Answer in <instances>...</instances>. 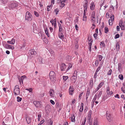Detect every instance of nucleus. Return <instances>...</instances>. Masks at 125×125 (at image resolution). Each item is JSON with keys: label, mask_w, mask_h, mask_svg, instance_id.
<instances>
[{"label": "nucleus", "mask_w": 125, "mask_h": 125, "mask_svg": "<svg viewBox=\"0 0 125 125\" xmlns=\"http://www.w3.org/2000/svg\"><path fill=\"white\" fill-rule=\"evenodd\" d=\"M75 102V100L74 99H73L72 101V104H72V105Z\"/></svg>", "instance_id": "57"}, {"label": "nucleus", "mask_w": 125, "mask_h": 125, "mask_svg": "<svg viewBox=\"0 0 125 125\" xmlns=\"http://www.w3.org/2000/svg\"><path fill=\"white\" fill-rule=\"evenodd\" d=\"M25 90L29 91L30 92H32V88H30L29 89H25Z\"/></svg>", "instance_id": "44"}, {"label": "nucleus", "mask_w": 125, "mask_h": 125, "mask_svg": "<svg viewBox=\"0 0 125 125\" xmlns=\"http://www.w3.org/2000/svg\"><path fill=\"white\" fill-rule=\"evenodd\" d=\"M95 7V5L94 3L93 2H92L91 3L90 6V9L92 10H94Z\"/></svg>", "instance_id": "20"}, {"label": "nucleus", "mask_w": 125, "mask_h": 125, "mask_svg": "<svg viewBox=\"0 0 125 125\" xmlns=\"http://www.w3.org/2000/svg\"><path fill=\"white\" fill-rule=\"evenodd\" d=\"M86 117L84 118L83 119V121L82 123L84 124H85V123L86 122Z\"/></svg>", "instance_id": "53"}, {"label": "nucleus", "mask_w": 125, "mask_h": 125, "mask_svg": "<svg viewBox=\"0 0 125 125\" xmlns=\"http://www.w3.org/2000/svg\"><path fill=\"white\" fill-rule=\"evenodd\" d=\"M106 93L107 94L111 96L113 94L112 91H110V88L109 86L106 88Z\"/></svg>", "instance_id": "7"}, {"label": "nucleus", "mask_w": 125, "mask_h": 125, "mask_svg": "<svg viewBox=\"0 0 125 125\" xmlns=\"http://www.w3.org/2000/svg\"><path fill=\"white\" fill-rule=\"evenodd\" d=\"M58 25L59 26V32H61L62 31V28L60 23L58 24Z\"/></svg>", "instance_id": "30"}, {"label": "nucleus", "mask_w": 125, "mask_h": 125, "mask_svg": "<svg viewBox=\"0 0 125 125\" xmlns=\"http://www.w3.org/2000/svg\"><path fill=\"white\" fill-rule=\"evenodd\" d=\"M77 78L76 75H73L71 78V79L72 83H74L76 81Z\"/></svg>", "instance_id": "9"}, {"label": "nucleus", "mask_w": 125, "mask_h": 125, "mask_svg": "<svg viewBox=\"0 0 125 125\" xmlns=\"http://www.w3.org/2000/svg\"><path fill=\"white\" fill-rule=\"evenodd\" d=\"M87 20V17L86 15V14H83V20L86 21Z\"/></svg>", "instance_id": "25"}, {"label": "nucleus", "mask_w": 125, "mask_h": 125, "mask_svg": "<svg viewBox=\"0 0 125 125\" xmlns=\"http://www.w3.org/2000/svg\"><path fill=\"white\" fill-rule=\"evenodd\" d=\"M33 103L36 107H41V102L37 101H34Z\"/></svg>", "instance_id": "4"}, {"label": "nucleus", "mask_w": 125, "mask_h": 125, "mask_svg": "<svg viewBox=\"0 0 125 125\" xmlns=\"http://www.w3.org/2000/svg\"><path fill=\"white\" fill-rule=\"evenodd\" d=\"M95 13L94 12H93L91 16V22L93 23H94L95 22Z\"/></svg>", "instance_id": "5"}, {"label": "nucleus", "mask_w": 125, "mask_h": 125, "mask_svg": "<svg viewBox=\"0 0 125 125\" xmlns=\"http://www.w3.org/2000/svg\"><path fill=\"white\" fill-rule=\"evenodd\" d=\"M99 123L97 119H94V120L93 125H99Z\"/></svg>", "instance_id": "21"}, {"label": "nucleus", "mask_w": 125, "mask_h": 125, "mask_svg": "<svg viewBox=\"0 0 125 125\" xmlns=\"http://www.w3.org/2000/svg\"><path fill=\"white\" fill-rule=\"evenodd\" d=\"M55 74L53 71H51L50 73V79L51 81H53V79L55 77Z\"/></svg>", "instance_id": "3"}, {"label": "nucleus", "mask_w": 125, "mask_h": 125, "mask_svg": "<svg viewBox=\"0 0 125 125\" xmlns=\"http://www.w3.org/2000/svg\"><path fill=\"white\" fill-rule=\"evenodd\" d=\"M83 103H82L81 104V106L79 110V111L80 112H82L83 111Z\"/></svg>", "instance_id": "22"}, {"label": "nucleus", "mask_w": 125, "mask_h": 125, "mask_svg": "<svg viewBox=\"0 0 125 125\" xmlns=\"http://www.w3.org/2000/svg\"><path fill=\"white\" fill-rule=\"evenodd\" d=\"M93 42V40L91 39L88 42V44L89 45H92V42Z\"/></svg>", "instance_id": "48"}, {"label": "nucleus", "mask_w": 125, "mask_h": 125, "mask_svg": "<svg viewBox=\"0 0 125 125\" xmlns=\"http://www.w3.org/2000/svg\"><path fill=\"white\" fill-rule=\"evenodd\" d=\"M59 10L58 8L54 10V11L56 13V15H57L59 12Z\"/></svg>", "instance_id": "33"}, {"label": "nucleus", "mask_w": 125, "mask_h": 125, "mask_svg": "<svg viewBox=\"0 0 125 125\" xmlns=\"http://www.w3.org/2000/svg\"><path fill=\"white\" fill-rule=\"evenodd\" d=\"M92 113V111L91 110H90L88 112V117H91Z\"/></svg>", "instance_id": "56"}, {"label": "nucleus", "mask_w": 125, "mask_h": 125, "mask_svg": "<svg viewBox=\"0 0 125 125\" xmlns=\"http://www.w3.org/2000/svg\"><path fill=\"white\" fill-rule=\"evenodd\" d=\"M122 64L121 63H119L118 64V70L120 71L122 68Z\"/></svg>", "instance_id": "36"}, {"label": "nucleus", "mask_w": 125, "mask_h": 125, "mask_svg": "<svg viewBox=\"0 0 125 125\" xmlns=\"http://www.w3.org/2000/svg\"><path fill=\"white\" fill-rule=\"evenodd\" d=\"M68 67L67 69V71H68L69 69H70L72 67V64L71 63H69L68 64Z\"/></svg>", "instance_id": "37"}, {"label": "nucleus", "mask_w": 125, "mask_h": 125, "mask_svg": "<svg viewBox=\"0 0 125 125\" xmlns=\"http://www.w3.org/2000/svg\"><path fill=\"white\" fill-rule=\"evenodd\" d=\"M48 122L49 123V125H52V122L51 119H49L48 120Z\"/></svg>", "instance_id": "34"}, {"label": "nucleus", "mask_w": 125, "mask_h": 125, "mask_svg": "<svg viewBox=\"0 0 125 125\" xmlns=\"http://www.w3.org/2000/svg\"><path fill=\"white\" fill-rule=\"evenodd\" d=\"M50 102L53 105L55 104V102L52 100H50Z\"/></svg>", "instance_id": "64"}, {"label": "nucleus", "mask_w": 125, "mask_h": 125, "mask_svg": "<svg viewBox=\"0 0 125 125\" xmlns=\"http://www.w3.org/2000/svg\"><path fill=\"white\" fill-rule=\"evenodd\" d=\"M51 5L48 6L47 7V10L48 11H50L51 9V8H50Z\"/></svg>", "instance_id": "40"}, {"label": "nucleus", "mask_w": 125, "mask_h": 125, "mask_svg": "<svg viewBox=\"0 0 125 125\" xmlns=\"http://www.w3.org/2000/svg\"><path fill=\"white\" fill-rule=\"evenodd\" d=\"M100 89L98 87H97L96 89L94 90V93H95L97 91Z\"/></svg>", "instance_id": "62"}, {"label": "nucleus", "mask_w": 125, "mask_h": 125, "mask_svg": "<svg viewBox=\"0 0 125 125\" xmlns=\"http://www.w3.org/2000/svg\"><path fill=\"white\" fill-rule=\"evenodd\" d=\"M28 54L30 56H31L33 55H36V52L34 49H32L30 50Z\"/></svg>", "instance_id": "6"}, {"label": "nucleus", "mask_w": 125, "mask_h": 125, "mask_svg": "<svg viewBox=\"0 0 125 125\" xmlns=\"http://www.w3.org/2000/svg\"><path fill=\"white\" fill-rule=\"evenodd\" d=\"M45 110L46 113H48L50 112L51 110V106L49 105H47L45 107Z\"/></svg>", "instance_id": "8"}, {"label": "nucleus", "mask_w": 125, "mask_h": 125, "mask_svg": "<svg viewBox=\"0 0 125 125\" xmlns=\"http://www.w3.org/2000/svg\"><path fill=\"white\" fill-rule=\"evenodd\" d=\"M83 93V92L81 93L79 95V98L80 99H81V97Z\"/></svg>", "instance_id": "60"}, {"label": "nucleus", "mask_w": 125, "mask_h": 125, "mask_svg": "<svg viewBox=\"0 0 125 125\" xmlns=\"http://www.w3.org/2000/svg\"><path fill=\"white\" fill-rule=\"evenodd\" d=\"M41 116V114H39L38 116V120L39 121H40V118Z\"/></svg>", "instance_id": "63"}, {"label": "nucleus", "mask_w": 125, "mask_h": 125, "mask_svg": "<svg viewBox=\"0 0 125 125\" xmlns=\"http://www.w3.org/2000/svg\"><path fill=\"white\" fill-rule=\"evenodd\" d=\"M105 32L106 33H107V32L108 31V28L107 27H105Z\"/></svg>", "instance_id": "54"}, {"label": "nucleus", "mask_w": 125, "mask_h": 125, "mask_svg": "<svg viewBox=\"0 0 125 125\" xmlns=\"http://www.w3.org/2000/svg\"><path fill=\"white\" fill-rule=\"evenodd\" d=\"M119 37V35L118 34H117L115 35V39H116L117 38H118Z\"/></svg>", "instance_id": "59"}, {"label": "nucleus", "mask_w": 125, "mask_h": 125, "mask_svg": "<svg viewBox=\"0 0 125 125\" xmlns=\"http://www.w3.org/2000/svg\"><path fill=\"white\" fill-rule=\"evenodd\" d=\"M104 83L103 82L99 84L98 87L100 88L104 84Z\"/></svg>", "instance_id": "32"}, {"label": "nucleus", "mask_w": 125, "mask_h": 125, "mask_svg": "<svg viewBox=\"0 0 125 125\" xmlns=\"http://www.w3.org/2000/svg\"><path fill=\"white\" fill-rule=\"evenodd\" d=\"M110 18V19H111L112 20H113V21H114V17L113 15H112V16H111Z\"/></svg>", "instance_id": "55"}, {"label": "nucleus", "mask_w": 125, "mask_h": 125, "mask_svg": "<svg viewBox=\"0 0 125 125\" xmlns=\"http://www.w3.org/2000/svg\"><path fill=\"white\" fill-rule=\"evenodd\" d=\"M49 93L50 96L54 97V92L52 89H50Z\"/></svg>", "instance_id": "13"}, {"label": "nucleus", "mask_w": 125, "mask_h": 125, "mask_svg": "<svg viewBox=\"0 0 125 125\" xmlns=\"http://www.w3.org/2000/svg\"><path fill=\"white\" fill-rule=\"evenodd\" d=\"M93 78H91L90 80V82H89V87L92 88L93 87Z\"/></svg>", "instance_id": "15"}, {"label": "nucleus", "mask_w": 125, "mask_h": 125, "mask_svg": "<svg viewBox=\"0 0 125 125\" xmlns=\"http://www.w3.org/2000/svg\"><path fill=\"white\" fill-rule=\"evenodd\" d=\"M90 89L88 88L87 90L86 97V100L87 101L88 98V96L90 94Z\"/></svg>", "instance_id": "11"}, {"label": "nucleus", "mask_w": 125, "mask_h": 125, "mask_svg": "<svg viewBox=\"0 0 125 125\" xmlns=\"http://www.w3.org/2000/svg\"><path fill=\"white\" fill-rule=\"evenodd\" d=\"M26 120L28 124H30L31 122V119L29 116H27L26 118Z\"/></svg>", "instance_id": "14"}, {"label": "nucleus", "mask_w": 125, "mask_h": 125, "mask_svg": "<svg viewBox=\"0 0 125 125\" xmlns=\"http://www.w3.org/2000/svg\"><path fill=\"white\" fill-rule=\"evenodd\" d=\"M100 61H101L102 59V56L100 55H97Z\"/></svg>", "instance_id": "38"}, {"label": "nucleus", "mask_w": 125, "mask_h": 125, "mask_svg": "<svg viewBox=\"0 0 125 125\" xmlns=\"http://www.w3.org/2000/svg\"><path fill=\"white\" fill-rule=\"evenodd\" d=\"M45 31L46 35L48 37H49V35L48 32V30L47 28H45Z\"/></svg>", "instance_id": "31"}, {"label": "nucleus", "mask_w": 125, "mask_h": 125, "mask_svg": "<svg viewBox=\"0 0 125 125\" xmlns=\"http://www.w3.org/2000/svg\"><path fill=\"white\" fill-rule=\"evenodd\" d=\"M71 119L72 121V122H73L75 121V117L74 115H73L72 116V117H71Z\"/></svg>", "instance_id": "41"}, {"label": "nucleus", "mask_w": 125, "mask_h": 125, "mask_svg": "<svg viewBox=\"0 0 125 125\" xmlns=\"http://www.w3.org/2000/svg\"><path fill=\"white\" fill-rule=\"evenodd\" d=\"M116 46L117 49H118L119 50L120 49V46L119 44L118 43H116Z\"/></svg>", "instance_id": "50"}, {"label": "nucleus", "mask_w": 125, "mask_h": 125, "mask_svg": "<svg viewBox=\"0 0 125 125\" xmlns=\"http://www.w3.org/2000/svg\"><path fill=\"white\" fill-rule=\"evenodd\" d=\"M102 94V91H100L98 94L97 99L98 100L99 99V98L101 96Z\"/></svg>", "instance_id": "26"}, {"label": "nucleus", "mask_w": 125, "mask_h": 125, "mask_svg": "<svg viewBox=\"0 0 125 125\" xmlns=\"http://www.w3.org/2000/svg\"><path fill=\"white\" fill-rule=\"evenodd\" d=\"M113 20H112L111 19H109V23L110 25H112V21Z\"/></svg>", "instance_id": "47"}, {"label": "nucleus", "mask_w": 125, "mask_h": 125, "mask_svg": "<svg viewBox=\"0 0 125 125\" xmlns=\"http://www.w3.org/2000/svg\"><path fill=\"white\" fill-rule=\"evenodd\" d=\"M99 64V61L98 60L96 61L95 62V65L96 66H97Z\"/></svg>", "instance_id": "58"}, {"label": "nucleus", "mask_w": 125, "mask_h": 125, "mask_svg": "<svg viewBox=\"0 0 125 125\" xmlns=\"http://www.w3.org/2000/svg\"><path fill=\"white\" fill-rule=\"evenodd\" d=\"M88 1L87 0H84V3L83 5V6L84 8H87Z\"/></svg>", "instance_id": "23"}, {"label": "nucleus", "mask_w": 125, "mask_h": 125, "mask_svg": "<svg viewBox=\"0 0 125 125\" xmlns=\"http://www.w3.org/2000/svg\"><path fill=\"white\" fill-rule=\"evenodd\" d=\"M97 34L96 33H95L94 34V36L95 39H97Z\"/></svg>", "instance_id": "52"}, {"label": "nucleus", "mask_w": 125, "mask_h": 125, "mask_svg": "<svg viewBox=\"0 0 125 125\" xmlns=\"http://www.w3.org/2000/svg\"><path fill=\"white\" fill-rule=\"evenodd\" d=\"M102 64H100L99 67L97 69L95 72L97 73L98 72L102 67Z\"/></svg>", "instance_id": "27"}, {"label": "nucleus", "mask_w": 125, "mask_h": 125, "mask_svg": "<svg viewBox=\"0 0 125 125\" xmlns=\"http://www.w3.org/2000/svg\"><path fill=\"white\" fill-rule=\"evenodd\" d=\"M121 91L123 92V93H125V88L124 87H122L121 88Z\"/></svg>", "instance_id": "46"}, {"label": "nucleus", "mask_w": 125, "mask_h": 125, "mask_svg": "<svg viewBox=\"0 0 125 125\" xmlns=\"http://www.w3.org/2000/svg\"><path fill=\"white\" fill-rule=\"evenodd\" d=\"M14 93L15 96L19 95L20 94V89L18 85H16L14 90Z\"/></svg>", "instance_id": "2"}, {"label": "nucleus", "mask_w": 125, "mask_h": 125, "mask_svg": "<svg viewBox=\"0 0 125 125\" xmlns=\"http://www.w3.org/2000/svg\"><path fill=\"white\" fill-rule=\"evenodd\" d=\"M25 77V76H21V79H19V81L20 82V84L21 83V80L22 83H23V80L24 79Z\"/></svg>", "instance_id": "28"}, {"label": "nucleus", "mask_w": 125, "mask_h": 125, "mask_svg": "<svg viewBox=\"0 0 125 125\" xmlns=\"http://www.w3.org/2000/svg\"><path fill=\"white\" fill-rule=\"evenodd\" d=\"M69 93L70 94L72 95L74 91V89L72 87L70 86L69 88Z\"/></svg>", "instance_id": "18"}, {"label": "nucleus", "mask_w": 125, "mask_h": 125, "mask_svg": "<svg viewBox=\"0 0 125 125\" xmlns=\"http://www.w3.org/2000/svg\"><path fill=\"white\" fill-rule=\"evenodd\" d=\"M66 65L64 63L62 64L60 67L61 70L62 71H64L66 68Z\"/></svg>", "instance_id": "12"}, {"label": "nucleus", "mask_w": 125, "mask_h": 125, "mask_svg": "<svg viewBox=\"0 0 125 125\" xmlns=\"http://www.w3.org/2000/svg\"><path fill=\"white\" fill-rule=\"evenodd\" d=\"M33 19L31 14L29 11H27L26 14L25 20L29 21H31Z\"/></svg>", "instance_id": "1"}, {"label": "nucleus", "mask_w": 125, "mask_h": 125, "mask_svg": "<svg viewBox=\"0 0 125 125\" xmlns=\"http://www.w3.org/2000/svg\"><path fill=\"white\" fill-rule=\"evenodd\" d=\"M100 46L101 48H102L105 46V44L104 41H102L100 43Z\"/></svg>", "instance_id": "29"}, {"label": "nucleus", "mask_w": 125, "mask_h": 125, "mask_svg": "<svg viewBox=\"0 0 125 125\" xmlns=\"http://www.w3.org/2000/svg\"><path fill=\"white\" fill-rule=\"evenodd\" d=\"M123 24V23L122 22V21L121 20H120V22L119 23V26L120 27L122 26H123L124 25Z\"/></svg>", "instance_id": "51"}, {"label": "nucleus", "mask_w": 125, "mask_h": 125, "mask_svg": "<svg viewBox=\"0 0 125 125\" xmlns=\"http://www.w3.org/2000/svg\"><path fill=\"white\" fill-rule=\"evenodd\" d=\"M121 30H125V27L124 25L120 26Z\"/></svg>", "instance_id": "49"}, {"label": "nucleus", "mask_w": 125, "mask_h": 125, "mask_svg": "<svg viewBox=\"0 0 125 125\" xmlns=\"http://www.w3.org/2000/svg\"><path fill=\"white\" fill-rule=\"evenodd\" d=\"M109 14L108 12H107L106 15V16L107 18H109Z\"/></svg>", "instance_id": "61"}, {"label": "nucleus", "mask_w": 125, "mask_h": 125, "mask_svg": "<svg viewBox=\"0 0 125 125\" xmlns=\"http://www.w3.org/2000/svg\"><path fill=\"white\" fill-rule=\"evenodd\" d=\"M106 118L107 119L109 122H110L111 121V115L109 114H107L106 115Z\"/></svg>", "instance_id": "19"}, {"label": "nucleus", "mask_w": 125, "mask_h": 125, "mask_svg": "<svg viewBox=\"0 0 125 125\" xmlns=\"http://www.w3.org/2000/svg\"><path fill=\"white\" fill-rule=\"evenodd\" d=\"M5 47L7 49H9L11 50H13L14 49V47L13 46L9 45L7 44H5Z\"/></svg>", "instance_id": "10"}, {"label": "nucleus", "mask_w": 125, "mask_h": 125, "mask_svg": "<svg viewBox=\"0 0 125 125\" xmlns=\"http://www.w3.org/2000/svg\"><path fill=\"white\" fill-rule=\"evenodd\" d=\"M97 97V95L96 94L94 95V98L92 101V102H93V104H94L95 102V100L96 99Z\"/></svg>", "instance_id": "24"}, {"label": "nucleus", "mask_w": 125, "mask_h": 125, "mask_svg": "<svg viewBox=\"0 0 125 125\" xmlns=\"http://www.w3.org/2000/svg\"><path fill=\"white\" fill-rule=\"evenodd\" d=\"M59 38L62 40L64 39V36L63 34L62 33L59 32L58 34Z\"/></svg>", "instance_id": "17"}, {"label": "nucleus", "mask_w": 125, "mask_h": 125, "mask_svg": "<svg viewBox=\"0 0 125 125\" xmlns=\"http://www.w3.org/2000/svg\"><path fill=\"white\" fill-rule=\"evenodd\" d=\"M17 101L18 102H20L22 100V98H21L19 96L17 97Z\"/></svg>", "instance_id": "35"}, {"label": "nucleus", "mask_w": 125, "mask_h": 125, "mask_svg": "<svg viewBox=\"0 0 125 125\" xmlns=\"http://www.w3.org/2000/svg\"><path fill=\"white\" fill-rule=\"evenodd\" d=\"M119 78L121 80H123V76L122 74L119 75Z\"/></svg>", "instance_id": "43"}, {"label": "nucleus", "mask_w": 125, "mask_h": 125, "mask_svg": "<svg viewBox=\"0 0 125 125\" xmlns=\"http://www.w3.org/2000/svg\"><path fill=\"white\" fill-rule=\"evenodd\" d=\"M112 72V69H110L109 71L107 72V74L108 75H111Z\"/></svg>", "instance_id": "45"}, {"label": "nucleus", "mask_w": 125, "mask_h": 125, "mask_svg": "<svg viewBox=\"0 0 125 125\" xmlns=\"http://www.w3.org/2000/svg\"><path fill=\"white\" fill-rule=\"evenodd\" d=\"M34 15L37 17H38L39 16V14L36 11H34Z\"/></svg>", "instance_id": "42"}, {"label": "nucleus", "mask_w": 125, "mask_h": 125, "mask_svg": "<svg viewBox=\"0 0 125 125\" xmlns=\"http://www.w3.org/2000/svg\"><path fill=\"white\" fill-rule=\"evenodd\" d=\"M68 78V76H63V78L64 80L66 81Z\"/></svg>", "instance_id": "39"}, {"label": "nucleus", "mask_w": 125, "mask_h": 125, "mask_svg": "<svg viewBox=\"0 0 125 125\" xmlns=\"http://www.w3.org/2000/svg\"><path fill=\"white\" fill-rule=\"evenodd\" d=\"M7 42L8 43L10 44H14L15 43V40L14 39L12 38L11 41H8Z\"/></svg>", "instance_id": "16"}]
</instances>
